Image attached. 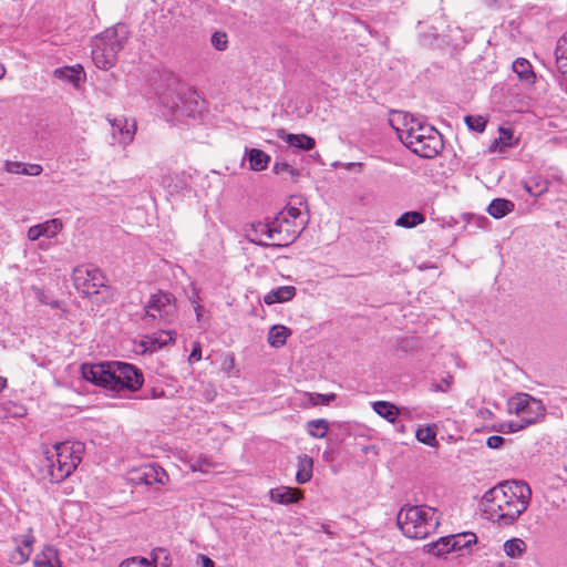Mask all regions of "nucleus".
<instances>
[{
	"label": "nucleus",
	"mask_w": 567,
	"mask_h": 567,
	"mask_svg": "<svg viewBox=\"0 0 567 567\" xmlns=\"http://www.w3.org/2000/svg\"><path fill=\"white\" fill-rule=\"evenodd\" d=\"M509 410L520 416L527 427L539 422L545 415V405L529 394L520 393L508 401Z\"/></svg>",
	"instance_id": "obj_8"
},
{
	"label": "nucleus",
	"mask_w": 567,
	"mask_h": 567,
	"mask_svg": "<svg viewBox=\"0 0 567 567\" xmlns=\"http://www.w3.org/2000/svg\"><path fill=\"white\" fill-rule=\"evenodd\" d=\"M513 71L517 74L522 82L529 85L535 83L536 75L528 60L523 58L516 59L513 62Z\"/></svg>",
	"instance_id": "obj_23"
},
{
	"label": "nucleus",
	"mask_w": 567,
	"mask_h": 567,
	"mask_svg": "<svg viewBox=\"0 0 567 567\" xmlns=\"http://www.w3.org/2000/svg\"><path fill=\"white\" fill-rule=\"evenodd\" d=\"M82 377L96 385L120 392L136 391L143 384V374L133 364L109 361L94 364H82Z\"/></svg>",
	"instance_id": "obj_2"
},
{
	"label": "nucleus",
	"mask_w": 567,
	"mask_h": 567,
	"mask_svg": "<svg viewBox=\"0 0 567 567\" xmlns=\"http://www.w3.org/2000/svg\"><path fill=\"white\" fill-rule=\"evenodd\" d=\"M6 75V68L2 63H0V80Z\"/></svg>",
	"instance_id": "obj_56"
},
{
	"label": "nucleus",
	"mask_w": 567,
	"mask_h": 567,
	"mask_svg": "<svg viewBox=\"0 0 567 567\" xmlns=\"http://www.w3.org/2000/svg\"><path fill=\"white\" fill-rule=\"evenodd\" d=\"M7 388V379L3 377H0V392Z\"/></svg>",
	"instance_id": "obj_54"
},
{
	"label": "nucleus",
	"mask_w": 567,
	"mask_h": 567,
	"mask_svg": "<svg viewBox=\"0 0 567 567\" xmlns=\"http://www.w3.org/2000/svg\"><path fill=\"white\" fill-rule=\"evenodd\" d=\"M27 236H28V239L31 240V241H35L38 240L41 236V228L38 225H34V226H31L29 229H28V233H27Z\"/></svg>",
	"instance_id": "obj_47"
},
{
	"label": "nucleus",
	"mask_w": 567,
	"mask_h": 567,
	"mask_svg": "<svg viewBox=\"0 0 567 567\" xmlns=\"http://www.w3.org/2000/svg\"><path fill=\"white\" fill-rule=\"evenodd\" d=\"M200 310H202V307H200L199 305H197V306L195 307V311H196V315H197V318H198V319H199V317H200Z\"/></svg>",
	"instance_id": "obj_57"
},
{
	"label": "nucleus",
	"mask_w": 567,
	"mask_h": 567,
	"mask_svg": "<svg viewBox=\"0 0 567 567\" xmlns=\"http://www.w3.org/2000/svg\"><path fill=\"white\" fill-rule=\"evenodd\" d=\"M466 535L467 534H449L444 537H441L439 540L426 545L427 551L436 556L449 554L456 548L457 543L455 540V536Z\"/></svg>",
	"instance_id": "obj_18"
},
{
	"label": "nucleus",
	"mask_w": 567,
	"mask_h": 567,
	"mask_svg": "<svg viewBox=\"0 0 567 567\" xmlns=\"http://www.w3.org/2000/svg\"><path fill=\"white\" fill-rule=\"evenodd\" d=\"M450 388V382L447 380H443V383H433L431 385L432 392H445Z\"/></svg>",
	"instance_id": "obj_49"
},
{
	"label": "nucleus",
	"mask_w": 567,
	"mask_h": 567,
	"mask_svg": "<svg viewBox=\"0 0 567 567\" xmlns=\"http://www.w3.org/2000/svg\"><path fill=\"white\" fill-rule=\"evenodd\" d=\"M471 535H472V536H476V534H475V533H472ZM473 542H474V543L476 542V537H474Z\"/></svg>",
	"instance_id": "obj_61"
},
{
	"label": "nucleus",
	"mask_w": 567,
	"mask_h": 567,
	"mask_svg": "<svg viewBox=\"0 0 567 567\" xmlns=\"http://www.w3.org/2000/svg\"><path fill=\"white\" fill-rule=\"evenodd\" d=\"M526 426L520 421L504 422L499 425L498 431L503 433L518 432Z\"/></svg>",
	"instance_id": "obj_41"
},
{
	"label": "nucleus",
	"mask_w": 567,
	"mask_h": 567,
	"mask_svg": "<svg viewBox=\"0 0 567 567\" xmlns=\"http://www.w3.org/2000/svg\"><path fill=\"white\" fill-rule=\"evenodd\" d=\"M53 74L56 79L71 83L74 86H78L85 76L83 68L80 64L75 66H63L55 69Z\"/></svg>",
	"instance_id": "obj_19"
},
{
	"label": "nucleus",
	"mask_w": 567,
	"mask_h": 567,
	"mask_svg": "<svg viewBox=\"0 0 567 567\" xmlns=\"http://www.w3.org/2000/svg\"><path fill=\"white\" fill-rule=\"evenodd\" d=\"M277 136L285 141L289 146L296 147L302 151H310L315 147V140L306 134H290L285 130H278Z\"/></svg>",
	"instance_id": "obj_16"
},
{
	"label": "nucleus",
	"mask_w": 567,
	"mask_h": 567,
	"mask_svg": "<svg viewBox=\"0 0 567 567\" xmlns=\"http://www.w3.org/2000/svg\"><path fill=\"white\" fill-rule=\"evenodd\" d=\"M548 188V185H547V182L546 181H542V182H536L535 183V190L532 186L529 185H525V189L526 192H528L530 195L533 196H539L542 195L543 193H545Z\"/></svg>",
	"instance_id": "obj_44"
},
{
	"label": "nucleus",
	"mask_w": 567,
	"mask_h": 567,
	"mask_svg": "<svg viewBox=\"0 0 567 567\" xmlns=\"http://www.w3.org/2000/svg\"><path fill=\"white\" fill-rule=\"evenodd\" d=\"M272 246L286 247L292 244L306 227L299 208L290 206L281 210L272 220Z\"/></svg>",
	"instance_id": "obj_6"
},
{
	"label": "nucleus",
	"mask_w": 567,
	"mask_h": 567,
	"mask_svg": "<svg viewBox=\"0 0 567 567\" xmlns=\"http://www.w3.org/2000/svg\"><path fill=\"white\" fill-rule=\"evenodd\" d=\"M415 437L419 442L429 446H435L437 444L435 427L425 426L417 429Z\"/></svg>",
	"instance_id": "obj_33"
},
{
	"label": "nucleus",
	"mask_w": 567,
	"mask_h": 567,
	"mask_svg": "<svg viewBox=\"0 0 567 567\" xmlns=\"http://www.w3.org/2000/svg\"><path fill=\"white\" fill-rule=\"evenodd\" d=\"M405 535L411 538H419L417 534H405ZM426 536H427V533H424V534H422V536L420 538L422 539V538H425Z\"/></svg>",
	"instance_id": "obj_55"
},
{
	"label": "nucleus",
	"mask_w": 567,
	"mask_h": 567,
	"mask_svg": "<svg viewBox=\"0 0 567 567\" xmlns=\"http://www.w3.org/2000/svg\"><path fill=\"white\" fill-rule=\"evenodd\" d=\"M9 516L8 507L0 502V520H6Z\"/></svg>",
	"instance_id": "obj_51"
},
{
	"label": "nucleus",
	"mask_w": 567,
	"mask_h": 567,
	"mask_svg": "<svg viewBox=\"0 0 567 567\" xmlns=\"http://www.w3.org/2000/svg\"><path fill=\"white\" fill-rule=\"evenodd\" d=\"M73 509H76V505L73 504V503H70V502H66L64 505H63V513L65 514L66 512L69 511H73Z\"/></svg>",
	"instance_id": "obj_53"
},
{
	"label": "nucleus",
	"mask_w": 567,
	"mask_h": 567,
	"mask_svg": "<svg viewBox=\"0 0 567 567\" xmlns=\"http://www.w3.org/2000/svg\"><path fill=\"white\" fill-rule=\"evenodd\" d=\"M203 395L207 402H212L216 396V390L212 384L204 386Z\"/></svg>",
	"instance_id": "obj_48"
},
{
	"label": "nucleus",
	"mask_w": 567,
	"mask_h": 567,
	"mask_svg": "<svg viewBox=\"0 0 567 567\" xmlns=\"http://www.w3.org/2000/svg\"><path fill=\"white\" fill-rule=\"evenodd\" d=\"M372 408L378 415L391 423H393L400 414V410L393 403L388 401H377L372 404Z\"/></svg>",
	"instance_id": "obj_29"
},
{
	"label": "nucleus",
	"mask_w": 567,
	"mask_h": 567,
	"mask_svg": "<svg viewBox=\"0 0 567 567\" xmlns=\"http://www.w3.org/2000/svg\"><path fill=\"white\" fill-rule=\"evenodd\" d=\"M504 437L499 435H492L487 439L486 445L489 449H499L504 444Z\"/></svg>",
	"instance_id": "obj_46"
},
{
	"label": "nucleus",
	"mask_w": 567,
	"mask_h": 567,
	"mask_svg": "<svg viewBox=\"0 0 567 567\" xmlns=\"http://www.w3.org/2000/svg\"><path fill=\"white\" fill-rule=\"evenodd\" d=\"M308 400L312 405H326L329 404L331 401L334 400L336 394L329 393V394H320V393H307Z\"/></svg>",
	"instance_id": "obj_37"
},
{
	"label": "nucleus",
	"mask_w": 567,
	"mask_h": 567,
	"mask_svg": "<svg viewBox=\"0 0 567 567\" xmlns=\"http://www.w3.org/2000/svg\"><path fill=\"white\" fill-rule=\"evenodd\" d=\"M513 137V132L509 128H499V137L495 140L496 144H499L502 147H507L511 145V140Z\"/></svg>",
	"instance_id": "obj_43"
},
{
	"label": "nucleus",
	"mask_w": 567,
	"mask_h": 567,
	"mask_svg": "<svg viewBox=\"0 0 567 567\" xmlns=\"http://www.w3.org/2000/svg\"><path fill=\"white\" fill-rule=\"evenodd\" d=\"M39 247H40L41 249H45V248H47V246H45L44 244H42V243H41V244H39Z\"/></svg>",
	"instance_id": "obj_58"
},
{
	"label": "nucleus",
	"mask_w": 567,
	"mask_h": 567,
	"mask_svg": "<svg viewBox=\"0 0 567 567\" xmlns=\"http://www.w3.org/2000/svg\"><path fill=\"white\" fill-rule=\"evenodd\" d=\"M330 424L326 419L310 420L306 424L307 432L315 439H323L329 431Z\"/></svg>",
	"instance_id": "obj_30"
},
{
	"label": "nucleus",
	"mask_w": 567,
	"mask_h": 567,
	"mask_svg": "<svg viewBox=\"0 0 567 567\" xmlns=\"http://www.w3.org/2000/svg\"><path fill=\"white\" fill-rule=\"evenodd\" d=\"M313 460L303 454L298 457L296 480L299 484L308 483L312 477Z\"/></svg>",
	"instance_id": "obj_27"
},
{
	"label": "nucleus",
	"mask_w": 567,
	"mask_h": 567,
	"mask_svg": "<svg viewBox=\"0 0 567 567\" xmlns=\"http://www.w3.org/2000/svg\"><path fill=\"white\" fill-rule=\"evenodd\" d=\"M272 226L270 223L258 221L251 225L248 233V238L251 243L261 246H272Z\"/></svg>",
	"instance_id": "obj_14"
},
{
	"label": "nucleus",
	"mask_w": 567,
	"mask_h": 567,
	"mask_svg": "<svg viewBox=\"0 0 567 567\" xmlns=\"http://www.w3.org/2000/svg\"><path fill=\"white\" fill-rule=\"evenodd\" d=\"M200 558L203 561V567H214V561L209 557L202 555Z\"/></svg>",
	"instance_id": "obj_52"
},
{
	"label": "nucleus",
	"mask_w": 567,
	"mask_h": 567,
	"mask_svg": "<svg viewBox=\"0 0 567 567\" xmlns=\"http://www.w3.org/2000/svg\"><path fill=\"white\" fill-rule=\"evenodd\" d=\"M302 497V492L298 488L279 486L270 489V499L278 504L289 505L297 503Z\"/></svg>",
	"instance_id": "obj_17"
},
{
	"label": "nucleus",
	"mask_w": 567,
	"mask_h": 567,
	"mask_svg": "<svg viewBox=\"0 0 567 567\" xmlns=\"http://www.w3.org/2000/svg\"><path fill=\"white\" fill-rule=\"evenodd\" d=\"M532 491L523 481H505L492 487L482 497V509L487 519L498 526H511L528 507Z\"/></svg>",
	"instance_id": "obj_1"
},
{
	"label": "nucleus",
	"mask_w": 567,
	"mask_h": 567,
	"mask_svg": "<svg viewBox=\"0 0 567 567\" xmlns=\"http://www.w3.org/2000/svg\"><path fill=\"white\" fill-rule=\"evenodd\" d=\"M39 226L41 228V236L50 239L62 230L63 223L59 218H53L39 224Z\"/></svg>",
	"instance_id": "obj_31"
},
{
	"label": "nucleus",
	"mask_w": 567,
	"mask_h": 567,
	"mask_svg": "<svg viewBox=\"0 0 567 567\" xmlns=\"http://www.w3.org/2000/svg\"><path fill=\"white\" fill-rule=\"evenodd\" d=\"M229 363H230V365L234 364V358L233 357L229 358Z\"/></svg>",
	"instance_id": "obj_59"
},
{
	"label": "nucleus",
	"mask_w": 567,
	"mask_h": 567,
	"mask_svg": "<svg viewBox=\"0 0 567 567\" xmlns=\"http://www.w3.org/2000/svg\"><path fill=\"white\" fill-rule=\"evenodd\" d=\"M425 221V216L416 210H410L402 214L395 221L396 227L413 228Z\"/></svg>",
	"instance_id": "obj_28"
},
{
	"label": "nucleus",
	"mask_w": 567,
	"mask_h": 567,
	"mask_svg": "<svg viewBox=\"0 0 567 567\" xmlns=\"http://www.w3.org/2000/svg\"><path fill=\"white\" fill-rule=\"evenodd\" d=\"M558 68L561 71L560 84L565 87L567 92V64H559Z\"/></svg>",
	"instance_id": "obj_50"
},
{
	"label": "nucleus",
	"mask_w": 567,
	"mask_h": 567,
	"mask_svg": "<svg viewBox=\"0 0 567 567\" xmlns=\"http://www.w3.org/2000/svg\"><path fill=\"white\" fill-rule=\"evenodd\" d=\"M172 181H173V176L167 175V176L163 177V182H162L163 185L165 187H167L171 193H175V192L178 193L184 189L185 182L183 179H179L178 183H176L174 185L172 184Z\"/></svg>",
	"instance_id": "obj_42"
},
{
	"label": "nucleus",
	"mask_w": 567,
	"mask_h": 567,
	"mask_svg": "<svg viewBox=\"0 0 567 567\" xmlns=\"http://www.w3.org/2000/svg\"><path fill=\"white\" fill-rule=\"evenodd\" d=\"M555 55L557 59V63H560L563 60H567V32L558 39Z\"/></svg>",
	"instance_id": "obj_38"
},
{
	"label": "nucleus",
	"mask_w": 567,
	"mask_h": 567,
	"mask_svg": "<svg viewBox=\"0 0 567 567\" xmlns=\"http://www.w3.org/2000/svg\"><path fill=\"white\" fill-rule=\"evenodd\" d=\"M401 142L414 154L424 157H435L443 147L441 134L430 124L414 117H405L402 128H396Z\"/></svg>",
	"instance_id": "obj_3"
},
{
	"label": "nucleus",
	"mask_w": 567,
	"mask_h": 567,
	"mask_svg": "<svg viewBox=\"0 0 567 567\" xmlns=\"http://www.w3.org/2000/svg\"><path fill=\"white\" fill-rule=\"evenodd\" d=\"M34 537L32 534H23L13 538L14 546L8 554V558L12 564L21 565L24 564L31 553Z\"/></svg>",
	"instance_id": "obj_12"
},
{
	"label": "nucleus",
	"mask_w": 567,
	"mask_h": 567,
	"mask_svg": "<svg viewBox=\"0 0 567 567\" xmlns=\"http://www.w3.org/2000/svg\"><path fill=\"white\" fill-rule=\"evenodd\" d=\"M272 171L276 175H281V176L287 175L291 179H295L299 176V171L286 162L275 163Z\"/></svg>",
	"instance_id": "obj_35"
},
{
	"label": "nucleus",
	"mask_w": 567,
	"mask_h": 567,
	"mask_svg": "<svg viewBox=\"0 0 567 567\" xmlns=\"http://www.w3.org/2000/svg\"><path fill=\"white\" fill-rule=\"evenodd\" d=\"M441 514L426 505H405L396 515V525L401 530L424 529L434 532L440 527Z\"/></svg>",
	"instance_id": "obj_7"
},
{
	"label": "nucleus",
	"mask_w": 567,
	"mask_h": 567,
	"mask_svg": "<svg viewBox=\"0 0 567 567\" xmlns=\"http://www.w3.org/2000/svg\"><path fill=\"white\" fill-rule=\"evenodd\" d=\"M525 549L526 545L520 538H512L504 543V550L512 558L520 556Z\"/></svg>",
	"instance_id": "obj_34"
},
{
	"label": "nucleus",
	"mask_w": 567,
	"mask_h": 567,
	"mask_svg": "<svg viewBox=\"0 0 567 567\" xmlns=\"http://www.w3.org/2000/svg\"><path fill=\"white\" fill-rule=\"evenodd\" d=\"M210 41L212 45L218 51H224L227 49L228 40L225 32H215L212 35Z\"/></svg>",
	"instance_id": "obj_39"
},
{
	"label": "nucleus",
	"mask_w": 567,
	"mask_h": 567,
	"mask_svg": "<svg viewBox=\"0 0 567 567\" xmlns=\"http://www.w3.org/2000/svg\"><path fill=\"white\" fill-rule=\"evenodd\" d=\"M72 278L76 290L85 296L97 293L106 281L102 271L93 265L78 266L73 270Z\"/></svg>",
	"instance_id": "obj_10"
},
{
	"label": "nucleus",
	"mask_w": 567,
	"mask_h": 567,
	"mask_svg": "<svg viewBox=\"0 0 567 567\" xmlns=\"http://www.w3.org/2000/svg\"><path fill=\"white\" fill-rule=\"evenodd\" d=\"M109 122L112 127V137L117 144L125 147L133 142L136 133L135 120L117 116L109 118Z\"/></svg>",
	"instance_id": "obj_11"
},
{
	"label": "nucleus",
	"mask_w": 567,
	"mask_h": 567,
	"mask_svg": "<svg viewBox=\"0 0 567 567\" xmlns=\"http://www.w3.org/2000/svg\"><path fill=\"white\" fill-rule=\"evenodd\" d=\"M138 483L146 485L162 484L164 485L168 481L167 473L157 464H148L142 466L137 472L135 478Z\"/></svg>",
	"instance_id": "obj_13"
},
{
	"label": "nucleus",
	"mask_w": 567,
	"mask_h": 567,
	"mask_svg": "<svg viewBox=\"0 0 567 567\" xmlns=\"http://www.w3.org/2000/svg\"><path fill=\"white\" fill-rule=\"evenodd\" d=\"M144 310L146 320L154 321L161 319L165 322H171L176 315L175 297L169 292L159 290L151 296Z\"/></svg>",
	"instance_id": "obj_9"
},
{
	"label": "nucleus",
	"mask_w": 567,
	"mask_h": 567,
	"mask_svg": "<svg viewBox=\"0 0 567 567\" xmlns=\"http://www.w3.org/2000/svg\"><path fill=\"white\" fill-rule=\"evenodd\" d=\"M465 123L470 130L482 133L486 127L487 121L481 115H467Z\"/></svg>",
	"instance_id": "obj_36"
},
{
	"label": "nucleus",
	"mask_w": 567,
	"mask_h": 567,
	"mask_svg": "<svg viewBox=\"0 0 567 567\" xmlns=\"http://www.w3.org/2000/svg\"><path fill=\"white\" fill-rule=\"evenodd\" d=\"M290 334L291 330L286 326L275 324L268 332L267 341L272 348H281L286 344Z\"/></svg>",
	"instance_id": "obj_24"
},
{
	"label": "nucleus",
	"mask_w": 567,
	"mask_h": 567,
	"mask_svg": "<svg viewBox=\"0 0 567 567\" xmlns=\"http://www.w3.org/2000/svg\"><path fill=\"white\" fill-rule=\"evenodd\" d=\"M6 171L10 174H22L29 176H39L42 173V166L39 164H24L20 162L6 163Z\"/></svg>",
	"instance_id": "obj_25"
},
{
	"label": "nucleus",
	"mask_w": 567,
	"mask_h": 567,
	"mask_svg": "<svg viewBox=\"0 0 567 567\" xmlns=\"http://www.w3.org/2000/svg\"><path fill=\"white\" fill-rule=\"evenodd\" d=\"M51 306H52L53 308H55V307H58V302H56V301H54V302H52V303H51Z\"/></svg>",
	"instance_id": "obj_60"
},
{
	"label": "nucleus",
	"mask_w": 567,
	"mask_h": 567,
	"mask_svg": "<svg viewBox=\"0 0 567 567\" xmlns=\"http://www.w3.org/2000/svg\"><path fill=\"white\" fill-rule=\"evenodd\" d=\"M128 31L124 24L109 28L92 40V61L101 70H110L118 52L127 41Z\"/></svg>",
	"instance_id": "obj_5"
},
{
	"label": "nucleus",
	"mask_w": 567,
	"mask_h": 567,
	"mask_svg": "<svg viewBox=\"0 0 567 567\" xmlns=\"http://www.w3.org/2000/svg\"><path fill=\"white\" fill-rule=\"evenodd\" d=\"M176 332L174 330H161L153 333L142 342L146 351L154 352L175 341Z\"/></svg>",
	"instance_id": "obj_15"
},
{
	"label": "nucleus",
	"mask_w": 567,
	"mask_h": 567,
	"mask_svg": "<svg viewBox=\"0 0 567 567\" xmlns=\"http://www.w3.org/2000/svg\"><path fill=\"white\" fill-rule=\"evenodd\" d=\"M152 567H169L171 557L166 548L156 547L151 551Z\"/></svg>",
	"instance_id": "obj_32"
},
{
	"label": "nucleus",
	"mask_w": 567,
	"mask_h": 567,
	"mask_svg": "<svg viewBox=\"0 0 567 567\" xmlns=\"http://www.w3.org/2000/svg\"><path fill=\"white\" fill-rule=\"evenodd\" d=\"M120 567H152V563L143 557H132L124 560Z\"/></svg>",
	"instance_id": "obj_40"
},
{
	"label": "nucleus",
	"mask_w": 567,
	"mask_h": 567,
	"mask_svg": "<svg viewBox=\"0 0 567 567\" xmlns=\"http://www.w3.org/2000/svg\"><path fill=\"white\" fill-rule=\"evenodd\" d=\"M85 446L82 442H62L45 452L42 467L52 482L65 480L81 463Z\"/></svg>",
	"instance_id": "obj_4"
},
{
	"label": "nucleus",
	"mask_w": 567,
	"mask_h": 567,
	"mask_svg": "<svg viewBox=\"0 0 567 567\" xmlns=\"http://www.w3.org/2000/svg\"><path fill=\"white\" fill-rule=\"evenodd\" d=\"M245 158L249 162V168L255 172L266 169L270 163V156L259 148H246Z\"/></svg>",
	"instance_id": "obj_20"
},
{
	"label": "nucleus",
	"mask_w": 567,
	"mask_h": 567,
	"mask_svg": "<svg viewBox=\"0 0 567 567\" xmlns=\"http://www.w3.org/2000/svg\"><path fill=\"white\" fill-rule=\"evenodd\" d=\"M202 359V347L199 342H195L193 344V349L190 351V354L188 357V361L190 363L199 361Z\"/></svg>",
	"instance_id": "obj_45"
},
{
	"label": "nucleus",
	"mask_w": 567,
	"mask_h": 567,
	"mask_svg": "<svg viewBox=\"0 0 567 567\" xmlns=\"http://www.w3.org/2000/svg\"><path fill=\"white\" fill-rule=\"evenodd\" d=\"M35 567H61L58 550L51 545H45L33 560Z\"/></svg>",
	"instance_id": "obj_22"
},
{
	"label": "nucleus",
	"mask_w": 567,
	"mask_h": 567,
	"mask_svg": "<svg viewBox=\"0 0 567 567\" xmlns=\"http://www.w3.org/2000/svg\"><path fill=\"white\" fill-rule=\"evenodd\" d=\"M514 208L515 204L512 200L505 198H495L489 204L487 212L492 217L498 219L512 213Z\"/></svg>",
	"instance_id": "obj_26"
},
{
	"label": "nucleus",
	"mask_w": 567,
	"mask_h": 567,
	"mask_svg": "<svg viewBox=\"0 0 567 567\" xmlns=\"http://www.w3.org/2000/svg\"><path fill=\"white\" fill-rule=\"evenodd\" d=\"M296 288L293 286H281L270 290L265 297L266 305L282 303L290 301L296 296Z\"/></svg>",
	"instance_id": "obj_21"
}]
</instances>
